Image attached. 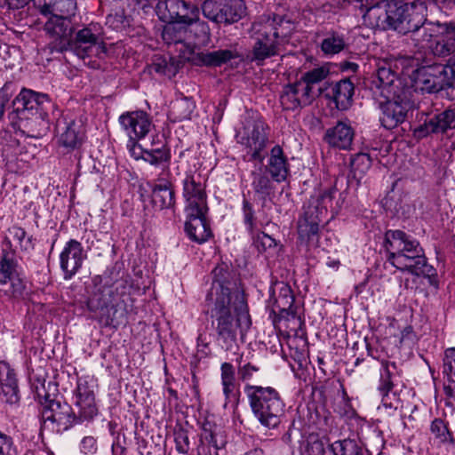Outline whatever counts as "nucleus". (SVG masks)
Segmentation results:
<instances>
[{
  "label": "nucleus",
  "mask_w": 455,
  "mask_h": 455,
  "mask_svg": "<svg viewBox=\"0 0 455 455\" xmlns=\"http://www.w3.org/2000/svg\"><path fill=\"white\" fill-rule=\"evenodd\" d=\"M455 52V23H441L440 37L432 46V52L435 56L446 57Z\"/></svg>",
  "instance_id": "29"
},
{
  "label": "nucleus",
  "mask_w": 455,
  "mask_h": 455,
  "mask_svg": "<svg viewBox=\"0 0 455 455\" xmlns=\"http://www.w3.org/2000/svg\"><path fill=\"white\" fill-rule=\"evenodd\" d=\"M255 245L259 251H265L267 249L275 247L276 243L274 238L267 234L261 232L256 236Z\"/></svg>",
  "instance_id": "60"
},
{
  "label": "nucleus",
  "mask_w": 455,
  "mask_h": 455,
  "mask_svg": "<svg viewBox=\"0 0 455 455\" xmlns=\"http://www.w3.org/2000/svg\"><path fill=\"white\" fill-rule=\"evenodd\" d=\"M166 24L164 26L162 31L163 40L167 44H183L193 38L204 39L206 36H196V33L199 34L196 24H183L182 21L177 20H165Z\"/></svg>",
  "instance_id": "17"
},
{
  "label": "nucleus",
  "mask_w": 455,
  "mask_h": 455,
  "mask_svg": "<svg viewBox=\"0 0 455 455\" xmlns=\"http://www.w3.org/2000/svg\"><path fill=\"white\" fill-rule=\"evenodd\" d=\"M273 311H279L280 313H286L287 315H294L293 303L294 295L291 288L283 282L276 283L273 287L272 297Z\"/></svg>",
  "instance_id": "28"
},
{
  "label": "nucleus",
  "mask_w": 455,
  "mask_h": 455,
  "mask_svg": "<svg viewBox=\"0 0 455 455\" xmlns=\"http://www.w3.org/2000/svg\"><path fill=\"white\" fill-rule=\"evenodd\" d=\"M203 437L216 450L224 448L227 443L223 431L218 427H210L209 428L204 427Z\"/></svg>",
  "instance_id": "48"
},
{
  "label": "nucleus",
  "mask_w": 455,
  "mask_h": 455,
  "mask_svg": "<svg viewBox=\"0 0 455 455\" xmlns=\"http://www.w3.org/2000/svg\"><path fill=\"white\" fill-rule=\"evenodd\" d=\"M365 12L363 15L364 23L371 28L387 29L388 20V0H365Z\"/></svg>",
  "instance_id": "20"
},
{
  "label": "nucleus",
  "mask_w": 455,
  "mask_h": 455,
  "mask_svg": "<svg viewBox=\"0 0 455 455\" xmlns=\"http://www.w3.org/2000/svg\"><path fill=\"white\" fill-rule=\"evenodd\" d=\"M235 57H237L236 52L220 49L213 52H198L196 56L195 62L197 65L219 67Z\"/></svg>",
  "instance_id": "37"
},
{
  "label": "nucleus",
  "mask_w": 455,
  "mask_h": 455,
  "mask_svg": "<svg viewBox=\"0 0 455 455\" xmlns=\"http://www.w3.org/2000/svg\"><path fill=\"white\" fill-rule=\"evenodd\" d=\"M206 212H199L198 214H186L185 231L188 236L197 243L206 242L212 235L210 227L205 220Z\"/></svg>",
  "instance_id": "25"
},
{
  "label": "nucleus",
  "mask_w": 455,
  "mask_h": 455,
  "mask_svg": "<svg viewBox=\"0 0 455 455\" xmlns=\"http://www.w3.org/2000/svg\"><path fill=\"white\" fill-rule=\"evenodd\" d=\"M345 47L344 38L338 34H330L322 41L321 49L326 55H334Z\"/></svg>",
  "instance_id": "46"
},
{
  "label": "nucleus",
  "mask_w": 455,
  "mask_h": 455,
  "mask_svg": "<svg viewBox=\"0 0 455 455\" xmlns=\"http://www.w3.org/2000/svg\"><path fill=\"white\" fill-rule=\"evenodd\" d=\"M221 14L223 22L231 24L240 20L245 14V5L243 0H222Z\"/></svg>",
  "instance_id": "40"
},
{
  "label": "nucleus",
  "mask_w": 455,
  "mask_h": 455,
  "mask_svg": "<svg viewBox=\"0 0 455 455\" xmlns=\"http://www.w3.org/2000/svg\"><path fill=\"white\" fill-rule=\"evenodd\" d=\"M255 40L252 60L261 63L264 60L279 53V46L294 30L293 23L283 16L261 17L252 24Z\"/></svg>",
  "instance_id": "4"
},
{
  "label": "nucleus",
  "mask_w": 455,
  "mask_h": 455,
  "mask_svg": "<svg viewBox=\"0 0 455 455\" xmlns=\"http://www.w3.org/2000/svg\"><path fill=\"white\" fill-rule=\"evenodd\" d=\"M175 445L178 452L187 454L189 451V439L184 430H179L175 433Z\"/></svg>",
  "instance_id": "58"
},
{
  "label": "nucleus",
  "mask_w": 455,
  "mask_h": 455,
  "mask_svg": "<svg viewBox=\"0 0 455 455\" xmlns=\"http://www.w3.org/2000/svg\"><path fill=\"white\" fill-rule=\"evenodd\" d=\"M44 29L51 38V51L62 52L68 48L69 37L72 34L71 20L67 16L48 14Z\"/></svg>",
  "instance_id": "14"
},
{
  "label": "nucleus",
  "mask_w": 455,
  "mask_h": 455,
  "mask_svg": "<svg viewBox=\"0 0 455 455\" xmlns=\"http://www.w3.org/2000/svg\"><path fill=\"white\" fill-rule=\"evenodd\" d=\"M423 6L415 4H400L389 2L387 29H393L400 34H408L423 22Z\"/></svg>",
  "instance_id": "8"
},
{
  "label": "nucleus",
  "mask_w": 455,
  "mask_h": 455,
  "mask_svg": "<svg viewBox=\"0 0 455 455\" xmlns=\"http://www.w3.org/2000/svg\"><path fill=\"white\" fill-rule=\"evenodd\" d=\"M225 267H217L212 271L213 281L206 295V306L210 310L218 340L229 350L236 345L237 335L243 339L251 325L245 298L239 291H231L225 285Z\"/></svg>",
  "instance_id": "1"
},
{
  "label": "nucleus",
  "mask_w": 455,
  "mask_h": 455,
  "mask_svg": "<svg viewBox=\"0 0 455 455\" xmlns=\"http://www.w3.org/2000/svg\"><path fill=\"white\" fill-rule=\"evenodd\" d=\"M440 22H427L423 16V22L410 33L412 34V39L419 47L432 51V46H435L436 40L440 37Z\"/></svg>",
  "instance_id": "26"
},
{
  "label": "nucleus",
  "mask_w": 455,
  "mask_h": 455,
  "mask_svg": "<svg viewBox=\"0 0 455 455\" xmlns=\"http://www.w3.org/2000/svg\"><path fill=\"white\" fill-rule=\"evenodd\" d=\"M321 221L322 217L305 205L303 214L298 220V235L299 239L307 243L313 241L317 236Z\"/></svg>",
  "instance_id": "27"
},
{
  "label": "nucleus",
  "mask_w": 455,
  "mask_h": 455,
  "mask_svg": "<svg viewBox=\"0 0 455 455\" xmlns=\"http://www.w3.org/2000/svg\"><path fill=\"white\" fill-rule=\"evenodd\" d=\"M36 8L44 16L58 14L73 18L77 11L76 0H33Z\"/></svg>",
  "instance_id": "24"
},
{
  "label": "nucleus",
  "mask_w": 455,
  "mask_h": 455,
  "mask_svg": "<svg viewBox=\"0 0 455 455\" xmlns=\"http://www.w3.org/2000/svg\"><path fill=\"white\" fill-rule=\"evenodd\" d=\"M50 98L45 93L34 92L30 89H22L13 100L15 112L22 118L26 111L32 115L36 114L44 103H50Z\"/></svg>",
  "instance_id": "18"
},
{
  "label": "nucleus",
  "mask_w": 455,
  "mask_h": 455,
  "mask_svg": "<svg viewBox=\"0 0 455 455\" xmlns=\"http://www.w3.org/2000/svg\"><path fill=\"white\" fill-rule=\"evenodd\" d=\"M0 384L5 402L14 403L18 402V386L16 375L10 365L5 362H0Z\"/></svg>",
  "instance_id": "34"
},
{
  "label": "nucleus",
  "mask_w": 455,
  "mask_h": 455,
  "mask_svg": "<svg viewBox=\"0 0 455 455\" xmlns=\"http://www.w3.org/2000/svg\"><path fill=\"white\" fill-rule=\"evenodd\" d=\"M294 94L302 102V105L307 106L318 96V90H313L309 85L300 79L293 84H290Z\"/></svg>",
  "instance_id": "44"
},
{
  "label": "nucleus",
  "mask_w": 455,
  "mask_h": 455,
  "mask_svg": "<svg viewBox=\"0 0 455 455\" xmlns=\"http://www.w3.org/2000/svg\"><path fill=\"white\" fill-rule=\"evenodd\" d=\"M431 432L443 443L452 441V437L448 430L447 425L441 419H435L432 421Z\"/></svg>",
  "instance_id": "54"
},
{
  "label": "nucleus",
  "mask_w": 455,
  "mask_h": 455,
  "mask_svg": "<svg viewBox=\"0 0 455 455\" xmlns=\"http://www.w3.org/2000/svg\"><path fill=\"white\" fill-rule=\"evenodd\" d=\"M267 174V172H263L261 167L251 172V187L254 192L263 198L270 196L275 191L274 180Z\"/></svg>",
  "instance_id": "39"
},
{
  "label": "nucleus",
  "mask_w": 455,
  "mask_h": 455,
  "mask_svg": "<svg viewBox=\"0 0 455 455\" xmlns=\"http://www.w3.org/2000/svg\"><path fill=\"white\" fill-rule=\"evenodd\" d=\"M350 164L355 175H363L370 169L371 160L369 155L359 153L352 157Z\"/></svg>",
  "instance_id": "51"
},
{
  "label": "nucleus",
  "mask_w": 455,
  "mask_h": 455,
  "mask_svg": "<svg viewBox=\"0 0 455 455\" xmlns=\"http://www.w3.org/2000/svg\"><path fill=\"white\" fill-rule=\"evenodd\" d=\"M442 372L447 381L443 387L446 404L455 410V347H449L444 351Z\"/></svg>",
  "instance_id": "23"
},
{
  "label": "nucleus",
  "mask_w": 455,
  "mask_h": 455,
  "mask_svg": "<svg viewBox=\"0 0 455 455\" xmlns=\"http://www.w3.org/2000/svg\"><path fill=\"white\" fill-rule=\"evenodd\" d=\"M17 267L18 262L15 252L12 250L10 243H8L2 249L0 259V284H7L11 278L19 275Z\"/></svg>",
  "instance_id": "36"
},
{
  "label": "nucleus",
  "mask_w": 455,
  "mask_h": 455,
  "mask_svg": "<svg viewBox=\"0 0 455 455\" xmlns=\"http://www.w3.org/2000/svg\"><path fill=\"white\" fill-rule=\"evenodd\" d=\"M387 260L397 269L412 275H430L433 267L427 262L419 243L401 230H388L385 235Z\"/></svg>",
  "instance_id": "3"
},
{
  "label": "nucleus",
  "mask_w": 455,
  "mask_h": 455,
  "mask_svg": "<svg viewBox=\"0 0 455 455\" xmlns=\"http://www.w3.org/2000/svg\"><path fill=\"white\" fill-rule=\"evenodd\" d=\"M336 192L337 189L332 187L321 190L309 198L306 206L311 208L314 212L323 218L328 209L332 207V201Z\"/></svg>",
  "instance_id": "38"
},
{
  "label": "nucleus",
  "mask_w": 455,
  "mask_h": 455,
  "mask_svg": "<svg viewBox=\"0 0 455 455\" xmlns=\"http://www.w3.org/2000/svg\"><path fill=\"white\" fill-rule=\"evenodd\" d=\"M11 84H5L0 90V120L3 118L4 114L5 106L12 97L10 91Z\"/></svg>",
  "instance_id": "64"
},
{
  "label": "nucleus",
  "mask_w": 455,
  "mask_h": 455,
  "mask_svg": "<svg viewBox=\"0 0 455 455\" xmlns=\"http://www.w3.org/2000/svg\"><path fill=\"white\" fill-rule=\"evenodd\" d=\"M0 455H18V449L12 437L2 431H0Z\"/></svg>",
  "instance_id": "56"
},
{
  "label": "nucleus",
  "mask_w": 455,
  "mask_h": 455,
  "mask_svg": "<svg viewBox=\"0 0 455 455\" xmlns=\"http://www.w3.org/2000/svg\"><path fill=\"white\" fill-rule=\"evenodd\" d=\"M222 0H205L202 5L203 14L208 20L216 22H223V15L221 14Z\"/></svg>",
  "instance_id": "45"
},
{
  "label": "nucleus",
  "mask_w": 455,
  "mask_h": 455,
  "mask_svg": "<svg viewBox=\"0 0 455 455\" xmlns=\"http://www.w3.org/2000/svg\"><path fill=\"white\" fill-rule=\"evenodd\" d=\"M243 212L244 223L250 231H252L255 226L254 222V211L252 205L247 201L243 202Z\"/></svg>",
  "instance_id": "62"
},
{
  "label": "nucleus",
  "mask_w": 455,
  "mask_h": 455,
  "mask_svg": "<svg viewBox=\"0 0 455 455\" xmlns=\"http://www.w3.org/2000/svg\"><path fill=\"white\" fill-rule=\"evenodd\" d=\"M70 407L67 403H61L59 401H50L47 405L43 408L42 420L44 427H52L54 425L58 427H68L70 421Z\"/></svg>",
  "instance_id": "21"
},
{
  "label": "nucleus",
  "mask_w": 455,
  "mask_h": 455,
  "mask_svg": "<svg viewBox=\"0 0 455 455\" xmlns=\"http://www.w3.org/2000/svg\"><path fill=\"white\" fill-rule=\"evenodd\" d=\"M423 6L415 4H400L389 2L387 29H393L400 34H408L423 22Z\"/></svg>",
  "instance_id": "9"
},
{
  "label": "nucleus",
  "mask_w": 455,
  "mask_h": 455,
  "mask_svg": "<svg viewBox=\"0 0 455 455\" xmlns=\"http://www.w3.org/2000/svg\"><path fill=\"white\" fill-rule=\"evenodd\" d=\"M355 136V131L351 125L344 121H339L331 128H329L324 135V140L331 147L339 149H349Z\"/></svg>",
  "instance_id": "22"
},
{
  "label": "nucleus",
  "mask_w": 455,
  "mask_h": 455,
  "mask_svg": "<svg viewBox=\"0 0 455 455\" xmlns=\"http://www.w3.org/2000/svg\"><path fill=\"white\" fill-rule=\"evenodd\" d=\"M205 183L201 174L188 172L182 180V198L184 200L185 214H198L207 212V194Z\"/></svg>",
  "instance_id": "10"
},
{
  "label": "nucleus",
  "mask_w": 455,
  "mask_h": 455,
  "mask_svg": "<svg viewBox=\"0 0 455 455\" xmlns=\"http://www.w3.org/2000/svg\"><path fill=\"white\" fill-rule=\"evenodd\" d=\"M152 203L160 209H172L175 206V191L170 181L156 184L152 189Z\"/></svg>",
  "instance_id": "33"
},
{
  "label": "nucleus",
  "mask_w": 455,
  "mask_h": 455,
  "mask_svg": "<svg viewBox=\"0 0 455 455\" xmlns=\"http://www.w3.org/2000/svg\"><path fill=\"white\" fill-rule=\"evenodd\" d=\"M396 366L395 363L383 361L379 371V381L377 390L382 397V403L387 408H393L392 403L387 402L388 394L394 387L393 375Z\"/></svg>",
  "instance_id": "35"
},
{
  "label": "nucleus",
  "mask_w": 455,
  "mask_h": 455,
  "mask_svg": "<svg viewBox=\"0 0 455 455\" xmlns=\"http://www.w3.org/2000/svg\"><path fill=\"white\" fill-rule=\"evenodd\" d=\"M156 13L162 20L182 21L183 24H196L198 33L196 36H208L210 28L208 25L199 19V8L184 0L159 1L156 7Z\"/></svg>",
  "instance_id": "6"
},
{
  "label": "nucleus",
  "mask_w": 455,
  "mask_h": 455,
  "mask_svg": "<svg viewBox=\"0 0 455 455\" xmlns=\"http://www.w3.org/2000/svg\"><path fill=\"white\" fill-rule=\"evenodd\" d=\"M118 122L129 139H144L154 127L150 116L143 110L124 112Z\"/></svg>",
  "instance_id": "15"
},
{
  "label": "nucleus",
  "mask_w": 455,
  "mask_h": 455,
  "mask_svg": "<svg viewBox=\"0 0 455 455\" xmlns=\"http://www.w3.org/2000/svg\"><path fill=\"white\" fill-rule=\"evenodd\" d=\"M259 371L256 365L247 363L238 367V376L243 382H249L254 379L255 374Z\"/></svg>",
  "instance_id": "57"
},
{
  "label": "nucleus",
  "mask_w": 455,
  "mask_h": 455,
  "mask_svg": "<svg viewBox=\"0 0 455 455\" xmlns=\"http://www.w3.org/2000/svg\"><path fill=\"white\" fill-rule=\"evenodd\" d=\"M307 453L308 455H324V443L316 437H311L307 442Z\"/></svg>",
  "instance_id": "61"
},
{
  "label": "nucleus",
  "mask_w": 455,
  "mask_h": 455,
  "mask_svg": "<svg viewBox=\"0 0 455 455\" xmlns=\"http://www.w3.org/2000/svg\"><path fill=\"white\" fill-rule=\"evenodd\" d=\"M329 75V69L325 67H320L306 72L300 78L302 82L309 85L313 90H318V94L321 89L316 88V84L324 80Z\"/></svg>",
  "instance_id": "49"
},
{
  "label": "nucleus",
  "mask_w": 455,
  "mask_h": 455,
  "mask_svg": "<svg viewBox=\"0 0 455 455\" xmlns=\"http://www.w3.org/2000/svg\"><path fill=\"white\" fill-rule=\"evenodd\" d=\"M267 125L259 118H247L236 132V140L248 149L250 160H263L262 151L267 146Z\"/></svg>",
  "instance_id": "7"
},
{
  "label": "nucleus",
  "mask_w": 455,
  "mask_h": 455,
  "mask_svg": "<svg viewBox=\"0 0 455 455\" xmlns=\"http://www.w3.org/2000/svg\"><path fill=\"white\" fill-rule=\"evenodd\" d=\"M452 68L444 66H428L417 69L413 75L415 90L428 93L436 92L451 84L447 71Z\"/></svg>",
  "instance_id": "12"
},
{
  "label": "nucleus",
  "mask_w": 455,
  "mask_h": 455,
  "mask_svg": "<svg viewBox=\"0 0 455 455\" xmlns=\"http://www.w3.org/2000/svg\"><path fill=\"white\" fill-rule=\"evenodd\" d=\"M333 455H360V448L356 442L351 439H344L334 442L331 445Z\"/></svg>",
  "instance_id": "47"
},
{
  "label": "nucleus",
  "mask_w": 455,
  "mask_h": 455,
  "mask_svg": "<svg viewBox=\"0 0 455 455\" xmlns=\"http://www.w3.org/2000/svg\"><path fill=\"white\" fill-rule=\"evenodd\" d=\"M86 253L80 242L75 239L68 241L60 254V266L65 280H70L82 267Z\"/></svg>",
  "instance_id": "16"
},
{
  "label": "nucleus",
  "mask_w": 455,
  "mask_h": 455,
  "mask_svg": "<svg viewBox=\"0 0 455 455\" xmlns=\"http://www.w3.org/2000/svg\"><path fill=\"white\" fill-rule=\"evenodd\" d=\"M220 379L222 392L225 396V405L235 402L240 394L239 385L235 380V370L231 363H223L220 366Z\"/></svg>",
  "instance_id": "32"
},
{
  "label": "nucleus",
  "mask_w": 455,
  "mask_h": 455,
  "mask_svg": "<svg viewBox=\"0 0 455 455\" xmlns=\"http://www.w3.org/2000/svg\"><path fill=\"white\" fill-rule=\"evenodd\" d=\"M265 171L275 182L281 183L287 180L290 174V164L280 145L271 148Z\"/></svg>",
  "instance_id": "19"
},
{
  "label": "nucleus",
  "mask_w": 455,
  "mask_h": 455,
  "mask_svg": "<svg viewBox=\"0 0 455 455\" xmlns=\"http://www.w3.org/2000/svg\"><path fill=\"white\" fill-rule=\"evenodd\" d=\"M244 393L253 415L262 426L274 428L280 424L284 403L275 388L247 383Z\"/></svg>",
  "instance_id": "5"
},
{
  "label": "nucleus",
  "mask_w": 455,
  "mask_h": 455,
  "mask_svg": "<svg viewBox=\"0 0 455 455\" xmlns=\"http://www.w3.org/2000/svg\"><path fill=\"white\" fill-rule=\"evenodd\" d=\"M280 102L283 108L287 110H295L305 107V105H302V102H299L290 84L283 88L280 96Z\"/></svg>",
  "instance_id": "53"
},
{
  "label": "nucleus",
  "mask_w": 455,
  "mask_h": 455,
  "mask_svg": "<svg viewBox=\"0 0 455 455\" xmlns=\"http://www.w3.org/2000/svg\"><path fill=\"white\" fill-rule=\"evenodd\" d=\"M97 384L92 376H82L77 379L75 390V406L80 420H91L98 414L95 401Z\"/></svg>",
  "instance_id": "11"
},
{
  "label": "nucleus",
  "mask_w": 455,
  "mask_h": 455,
  "mask_svg": "<svg viewBox=\"0 0 455 455\" xmlns=\"http://www.w3.org/2000/svg\"><path fill=\"white\" fill-rule=\"evenodd\" d=\"M82 140L83 133L80 131V126L73 121L66 124L59 139L60 145L68 148H77L81 145Z\"/></svg>",
  "instance_id": "42"
},
{
  "label": "nucleus",
  "mask_w": 455,
  "mask_h": 455,
  "mask_svg": "<svg viewBox=\"0 0 455 455\" xmlns=\"http://www.w3.org/2000/svg\"><path fill=\"white\" fill-rule=\"evenodd\" d=\"M170 159V150L164 145L161 148L148 149L145 156V161L152 165H159L163 163H167Z\"/></svg>",
  "instance_id": "50"
},
{
  "label": "nucleus",
  "mask_w": 455,
  "mask_h": 455,
  "mask_svg": "<svg viewBox=\"0 0 455 455\" xmlns=\"http://www.w3.org/2000/svg\"><path fill=\"white\" fill-rule=\"evenodd\" d=\"M455 125V111L447 109L438 115L434 116L428 121H426L419 127L418 132L420 135H427L430 132H444Z\"/></svg>",
  "instance_id": "31"
},
{
  "label": "nucleus",
  "mask_w": 455,
  "mask_h": 455,
  "mask_svg": "<svg viewBox=\"0 0 455 455\" xmlns=\"http://www.w3.org/2000/svg\"><path fill=\"white\" fill-rule=\"evenodd\" d=\"M140 140V139H129L127 148L131 156L134 159H143L145 161V156L148 148H143L140 144H139Z\"/></svg>",
  "instance_id": "59"
},
{
  "label": "nucleus",
  "mask_w": 455,
  "mask_h": 455,
  "mask_svg": "<svg viewBox=\"0 0 455 455\" xmlns=\"http://www.w3.org/2000/svg\"><path fill=\"white\" fill-rule=\"evenodd\" d=\"M196 108V103L188 97L175 99L171 105L170 114L174 121L189 119Z\"/></svg>",
  "instance_id": "41"
},
{
  "label": "nucleus",
  "mask_w": 455,
  "mask_h": 455,
  "mask_svg": "<svg viewBox=\"0 0 455 455\" xmlns=\"http://www.w3.org/2000/svg\"><path fill=\"white\" fill-rule=\"evenodd\" d=\"M9 233L18 242L21 250L30 251L33 249L32 236H28L24 228L13 226L9 229Z\"/></svg>",
  "instance_id": "52"
},
{
  "label": "nucleus",
  "mask_w": 455,
  "mask_h": 455,
  "mask_svg": "<svg viewBox=\"0 0 455 455\" xmlns=\"http://www.w3.org/2000/svg\"><path fill=\"white\" fill-rule=\"evenodd\" d=\"M8 283H10V287L4 291V294L13 299L21 298L26 288L23 279L17 275L11 278Z\"/></svg>",
  "instance_id": "55"
},
{
  "label": "nucleus",
  "mask_w": 455,
  "mask_h": 455,
  "mask_svg": "<svg viewBox=\"0 0 455 455\" xmlns=\"http://www.w3.org/2000/svg\"><path fill=\"white\" fill-rule=\"evenodd\" d=\"M112 303V291L109 287L98 289L89 298L87 306L92 312H97L108 307Z\"/></svg>",
  "instance_id": "43"
},
{
  "label": "nucleus",
  "mask_w": 455,
  "mask_h": 455,
  "mask_svg": "<svg viewBox=\"0 0 455 455\" xmlns=\"http://www.w3.org/2000/svg\"><path fill=\"white\" fill-rule=\"evenodd\" d=\"M373 99L382 110L380 122L387 129L402 124L411 107V89L395 75L389 66L379 67L371 81Z\"/></svg>",
  "instance_id": "2"
},
{
  "label": "nucleus",
  "mask_w": 455,
  "mask_h": 455,
  "mask_svg": "<svg viewBox=\"0 0 455 455\" xmlns=\"http://www.w3.org/2000/svg\"><path fill=\"white\" fill-rule=\"evenodd\" d=\"M68 47L81 59L92 55L100 56L106 52L102 38L100 36V28L96 25H91L78 30L75 39L73 41L69 40Z\"/></svg>",
  "instance_id": "13"
},
{
  "label": "nucleus",
  "mask_w": 455,
  "mask_h": 455,
  "mask_svg": "<svg viewBox=\"0 0 455 455\" xmlns=\"http://www.w3.org/2000/svg\"><path fill=\"white\" fill-rule=\"evenodd\" d=\"M80 450L85 455L96 453L98 450L96 439L93 436L84 437L80 443Z\"/></svg>",
  "instance_id": "63"
},
{
  "label": "nucleus",
  "mask_w": 455,
  "mask_h": 455,
  "mask_svg": "<svg viewBox=\"0 0 455 455\" xmlns=\"http://www.w3.org/2000/svg\"><path fill=\"white\" fill-rule=\"evenodd\" d=\"M354 94V84L348 79H342L331 85L326 97L331 99L336 108L339 110L347 109L352 103Z\"/></svg>",
  "instance_id": "30"
}]
</instances>
